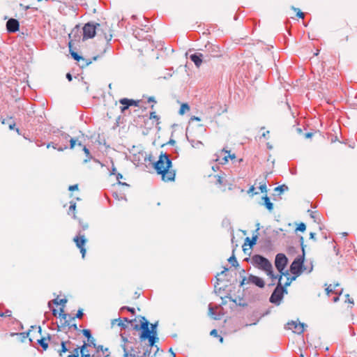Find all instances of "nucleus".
<instances>
[{
    "label": "nucleus",
    "instance_id": "obj_14",
    "mask_svg": "<svg viewBox=\"0 0 357 357\" xmlns=\"http://www.w3.org/2000/svg\"><path fill=\"white\" fill-rule=\"evenodd\" d=\"M190 59L199 68L203 62V54L199 52L192 54L190 56Z\"/></svg>",
    "mask_w": 357,
    "mask_h": 357
},
{
    "label": "nucleus",
    "instance_id": "obj_19",
    "mask_svg": "<svg viewBox=\"0 0 357 357\" xmlns=\"http://www.w3.org/2000/svg\"><path fill=\"white\" fill-rule=\"evenodd\" d=\"M71 342L70 341H62L61 342V350L59 351V356H62V354L63 353H66L68 351V349L67 348L66 344H70Z\"/></svg>",
    "mask_w": 357,
    "mask_h": 357
},
{
    "label": "nucleus",
    "instance_id": "obj_56",
    "mask_svg": "<svg viewBox=\"0 0 357 357\" xmlns=\"http://www.w3.org/2000/svg\"><path fill=\"white\" fill-rule=\"evenodd\" d=\"M226 153H227L229 155L224 157L223 160L225 161H227V158L229 157L231 159L235 158V154L230 155L229 151H225Z\"/></svg>",
    "mask_w": 357,
    "mask_h": 357
},
{
    "label": "nucleus",
    "instance_id": "obj_1",
    "mask_svg": "<svg viewBox=\"0 0 357 357\" xmlns=\"http://www.w3.org/2000/svg\"><path fill=\"white\" fill-rule=\"evenodd\" d=\"M144 161L153 163V168L158 174L161 175L162 180L165 182L174 181L176 176V171L172 169V162L169 155L166 153H161L158 160L153 162L152 155H145Z\"/></svg>",
    "mask_w": 357,
    "mask_h": 357
},
{
    "label": "nucleus",
    "instance_id": "obj_12",
    "mask_svg": "<svg viewBox=\"0 0 357 357\" xmlns=\"http://www.w3.org/2000/svg\"><path fill=\"white\" fill-rule=\"evenodd\" d=\"M73 241L78 248L84 247L86 242L85 236L84 234H81L80 231L78 232V234L74 237Z\"/></svg>",
    "mask_w": 357,
    "mask_h": 357
},
{
    "label": "nucleus",
    "instance_id": "obj_53",
    "mask_svg": "<svg viewBox=\"0 0 357 357\" xmlns=\"http://www.w3.org/2000/svg\"><path fill=\"white\" fill-rule=\"evenodd\" d=\"M295 10H298L296 16L299 18H303L304 17V13L301 12L298 8H293Z\"/></svg>",
    "mask_w": 357,
    "mask_h": 357
},
{
    "label": "nucleus",
    "instance_id": "obj_61",
    "mask_svg": "<svg viewBox=\"0 0 357 357\" xmlns=\"http://www.w3.org/2000/svg\"><path fill=\"white\" fill-rule=\"evenodd\" d=\"M150 354H151V349L147 348V349L144 351V355H143V356H142V357H149Z\"/></svg>",
    "mask_w": 357,
    "mask_h": 357
},
{
    "label": "nucleus",
    "instance_id": "obj_60",
    "mask_svg": "<svg viewBox=\"0 0 357 357\" xmlns=\"http://www.w3.org/2000/svg\"><path fill=\"white\" fill-rule=\"evenodd\" d=\"M228 271V268L225 267L224 268V270L220 273H218L217 275H216V279H217V284H218V282L220 280V278H218V276H219L220 275H222L224 274L226 271Z\"/></svg>",
    "mask_w": 357,
    "mask_h": 357
},
{
    "label": "nucleus",
    "instance_id": "obj_7",
    "mask_svg": "<svg viewBox=\"0 0 357 357\" xmlns=\"http://www.w3.org/2000/svg\"><path fill=\"white\" fill-rule=\"evenodd\" d=\"M288 259L283 253H278L275 256V266L279 272L284 271L287 265Z\"/></svg>",
    "mask_w": 357,
    "mask_h": 357
},
{
    "label": "nucleus",
    "instance_id": "obj_52",
    "mask_svg": "<svg viewBox=\"0 0 357 357\" xmlns=\"http://www.w3.org/2000/svg\"><path fill=\"white\" fill-rule=\"evenodd\" d=\"M70 206H69V211H74L75 210V208H76V203L74 202H70Z\"/></svg>",
    "mask_w": 357,
    "mask_h": 357
},
{
    "label": "nucleus",
    "instance_id": "obj_13",
    "mask_svg": "<svg viewBox=\"0 0 357 357\" xmlns=\"http://www.w3.org/2000/svg\"><path fill=\"white\" fill-rule=\"evenodd\" d=\"M249 282L255 284L257 287L259 288H264L265 286V282L264 280L258 276L250 275L248 277Z\"/></svg>",
    "mask_w": 357,
    "mask_h": 357
},
{
    "label": "nucleus",
    "instance_id": "obj_15",
    "mask_svg": "<svg viewBox=\"0 0 357 357\" xmlns=\"http://www.w3.org/2000/svg\"><path fill=\"white\" fill-rule=\"evenodd\" d=\"M259 229H260L259 228V223H257V229L255 231V234H254L252 235V238H250L249 237L245 238V243H248L250 248L254 246L256 244V243H257V238H258L257 233H258V231L259 230Z\"/></svg>",
    "mask_w": 357,
    "mask_h": 357
},
{
    "label": "nucleus",
    "instance_id": "obj_43",
    "mask_svg": "<svg viewBox=\"0 0 357 357\" xmlns=\"http://www.w3.org/2000/svg\"><path fill=\"white\" fill-rule=\"evenodd\" d=\"M116 175V179L119 181V184H121L123 185H126V186H128V185L126 183H121L120 181V179L123 178V175L120 173H117L115 174Z\"/></svg>",
    "mask_w": 357,
    "mask_h": 357
},
{
    "label": "nucleus",
    "instance_id": "obj_36",
    "mask_svg": "<svg viewBox=\"0 0 357 357\" xmlns=\"http://www.w3.org/2000/svg\"><path fill=\"white\" fill-rule=\"evenodd\" d=\"M296 278L297 277H296V275H294L291 278H290L289 276L287 277V281L284 284V286H282V287L286 288L287 287L289 286L291 284V283L292 282V281L296 280Z\"/></svg>",
    "mask_w": 357,
    "mask_h": 357
},
{
    "label": "nucleus",
    "instance_id": "obj_10",
    "mask_svg": "<svg viewBox=\"0 0 357 357\" xmlns=\"http://www.w3.org/2000/svg\"><path fill=\"white\" fill-rule=\"evenodd\" d=\"M20 29L19 21L14 18H10L6 22V30L8 33H15Z\"/></svg>",
    "mask_w": 357,
    "mask_h": 357
},
{
    "label": "nucleus",
    "instance_id": "obj_48",
    "mask_svg": "<svg viewBox=\"0 0 357 357\" xmlns=\"http://www.w3.org/2000/svg\"><path fill=\"white\" fill-rule=\"evenodd\" d=\"M79 347L75 348V349H74L73 354H70L69 356L71 357H79Z\"/></svg>",
    "mask_w": 357,
    "mask_h": 357
},
{
    "label": "nucleus",
    "instance_id": "obj_41",
    "mask_svg": "<svg viewBox=\"0 0 357 357\" xmlns=\"http://www.w3.org/2000/svg\"><path fill=\"white\" fill-rule=\"evenodd\" d=\"M306 229V225L305 223L303 222H301L300 224L298 225L296 229V231H301V232H304Z\"/></svg>",
    "mask_w": 357,
    "mask_h": 357
},
{
    "label": "nucleus",
    "instance_id": "obj_58",
    "mask_svg": "<svg viewBox=\"0 0 357 357\" xmlns=\"http://www.w3.org/2000/svg\"><path fill=\"white\" fill-rule=\"evenodd\" d=\"M300 243H301L302 253H303V250H305V245H304L303 237L302 236H300Z\"/></svg>",
    "mask_w": 357,
    "mask_h": 357
},
{
    "label": "nucleus",
    "instance_id": "obj_8",
    "mask_svg": "<svg viewBox=\"0 0 357 357\" xmlns=\"http://www.w3.org/2000/svg\"><path fill=\"white\" fill-rule=\"evenodd\" d=\"M305 324L303 323L291 321L287 323V329L292 330V331L297 334H302L304 332Z\"/></svg>",
    "mask_w": 357,
    "mask_h": 357
},
{
    "label": "nucleus",
    "instance_id": "obj_59",
    "mask_svg": "<svg viewBox=\"0 0 357 357\" xmlns=\"http://www.w3.org/2000/svg\"><path fill=\"white\" fill-rule=\"evenodd\" d=\"M10 314H11V311H10V310H6L5 312V313L0 312V317H9V316H10Z\"/></svg>",
    "mask_w": 357,
    "mask_h": 357
},
{
    "label": "nucleus",
    "instance_id": "obj_33",
    "mask_svg": "<svg viewBox=\"0 0 357 357\" xmlns=\"http://www.w3.org/2000/svg\"><path fill=\"white\" fill-rule=\"evenodd\" d=\"M84 316L83 310L79 309L77 312V314L74 317H70V320H75L76 318L77 319H82Z\"/></svg>",
    "mask_w": 357,
    "mask_h": 357
},
{
    "label": "nucleus",
    "instance_id": "obj_47",
    "mask_svg": "<svg viewBox=\"0 0 357 357\" xmlns=\"http://www.w3.org/2000/svg\"><path fill=\"white\" fill-rule=\"evenodd\" d=\"M158 321H155V323L151 324L149 325V330H155L158 331Z\"/></svg>",
    "mask_w": 357,
    "mask_h": 357
},
{
    "label": "nucleus",
    "instance_id": "obj_64",
    "mask_svg": "<svg viewBox=\"0 0 357 357\" xmlns=\"http://www.w3.org/2000/svg\"><path fill=\"white\" fill-rule=\"evenodd\" d=\"M210 335H211V336H214V337H217V336H218L217 330H216V329H213V330L210 332Z\"/></svg>",
    "mask_w": 357,
    "mask_h": 357
},
{
    "label": "nucleus",
    "instance_id": "obj_6",
    "mask_svg": "<svg viewBox=\"0 0 357 357\" xmlns=\"http://www.w3.org/2000/svg\"><path fill=\"white\" fill-rule=\"evenodd\" d=\"M100 26V24L95 22H87L83 26V40L93 38L96 33V31H99L98 27Z\"/></svg>",
    "mask_w": 357,
    "mask_h": 357
},
{
    "label": "nucleus",
    "instance_id": "obj_35",
    "mask_svg": "<svg viewBox=\"0 0 357 357\" xmlns=\"http://www.w3.org/2000/svg\"><path fill=\"white\" fill-rule=\"evenodd\" d=\"M84 337H86L88 339L92 338V334L89 329H83L81 331Z\"/></svg>",
    "mask_w": 357,
    "mask_h": 357
},
{
    "label": "nucleus",
    "instance_id": "obj_27",
    "mask_svg": "<svg viewBox=\"0 0 357 357\" xmlns=\"http://www.w3.org/2000/svg\"><path fill=\"white\" fill-rule=\"evenodd\" d=\"M190 110V106L188 105V103H183L181 105V107H180V109H179V114L181 115H183L185 114V111H188Z\"/></svg>",
    "mask_w": 357,
    "mask_h": 357
},
{
    "label": "nucleus",
    "instance_id": "obj_16",
    "mask_svg": "<svg viewBox=\"0 0 357 357\" xmlns=\"http://www.w3.org/2000/svg\"><path fill=\"white\" fill-rule=\"evenodd\" d=\"M262 205H264L268 211H272L273 209V204L271 202L270 198L265 195L262 197Z\"/></svg>",
    "mask_w": 357,
    "mask_h": 357
},
{
    "label": "nucleus",
    "instance_id": "obj_49",
    "mask_svg": "<svg viewBox=\"0 0 357 357\" xmlns=\"http://www.w3.org/2000/svg\"><path fill=\"white\" fill-rule=\"evenodd\" d=\"M149 118L151 119H155L156 121H159L160 120V117L159 116H158L155 112H152L150 113V116Z\"/></svg>",
    "mask_w": 357,
    "mask_h": 357
},
{
    "label": "nucleus",
    "instance_id": "obj_18",
    "mask_svg": "<svg viewBox=\"0 0 357 357\" xmlns=\"http://www.w3.org/2000/svg\"><path fill=\"white\" fill-rule=\"evenodd\" d=\"M53 303L54 305H63L64 304H66L67 303V299L66 298H61L60 300H59L57 298H54V300H52V301H49L48 302V307L50 308L51 307V303Z\"/></svg>",
    "mask_w": 357,
    "mask_h": 357
},
{
    "label": "nucleus",
    "instance_id": "obj_17",
    "mask_svg": "<svg viewBox=\"0 0 357 357\" xmlns=\"http://www.w3.org/2000/svg\"><path fill=\"white\" fill-rule=\"evenodd\" d=\"M146 340L149 342V347H155L157 348V351L159 350V348L155 345V344L159 341V337L158 336H153L150 337L149 338H146Z\"/></svg>",
    "mask_w": 357,
    "mask_h": 357
},
{
    "label": "nucleus",
    "instance_id": "obj_4",
    "mask_svg": "<svg viewBox=\"0 0 357 357\" xmlns=\"http://www.w3.org/2000/svg\"><path fill=\"white\" fill-rule=\"evenodd\" d=\"M305 255V251L303 250V253L298 256L290 266V271L293 275H296V277L299 276L303 271L307 268L304 266Z\"/></svg>",
    "mask_w": 357,
    "mask_h": 357
},
{
    "label": "nucleus",
    "instance_id": "obj_63",
    "mask_svg": "<svg viewBox=\"0 0 357 357\" xmlns=\"http://www.w3.org/2000/svg\"><path fill=\"white\" fill-rule=\"evenodd\" d=\"M77 189H78V185L77 184L70 185L69 188H68V190H70V191H74V190H77Z\"/></svg>",
    "mask_w": 357,
    "mask_h": 357
},
{
    "label": "nucleus",
    "instance_id": "obj_29",
    "mask_svg": "<svg viewBox=\"0 0 357 357\" xmlns=\"http://www.w3.org/2000/svg\"><path fill=\"white\" fill-rule=\"evenodd\" d=\"M87 348V344L86 342H84V344L79 347V351L81 354V357H84L85 353H89Z\"/></svg>",
    "mask_w": 357,
    "mask_h": 357
},
{
    "label": "nucleus",
    "instance_id": "obj_62",
    "mask_svg": "<svg viewBox=\"0 0 357 357\" xmlns=\"http://www.w3.org/2000/svg\"><path fill=\"white\" fill-rule=\"evenodd\" d=\"M342 291H343V289H337L335 288V291H334V294L336 295V296H339V297L340 296V295H342Z\"/></svg>",
    "mask_w": 357,
    "mask_h": 357
},
{
    "label": "nucleus",
    "instance_id": "obj_23",
    "mask_svg": "<svg viewBox=\"0 0 357 357\" xmlns=\"http://www.w3.org/2000/svg\"><path fill=\"white\" fill-rule=\"evenodd\" d=\"M72 320H66L64 321V323L62 324V326H69L70 328H73V330L75 331H78V327H77V325L74 323V324H70V321Z\"/></svg>",
    "mask_w": 357,
    "mask_h": 357
},
{
    "label": "nucleus",
    "instance_id": "obj_24",
    "mask_svg": "<svg viewBox=\"0 0 357 357\" xmlns=\"http://www.w3.org/2000/svg\"><path fill=\"white\" fill-rule=\"evenodd\" d=\"M38 344L43 348V350H46L48 348V343L45 338L43 337L38 340Z\"/></svg>",
    "mask_w": 357,
    "mask_h": 357
},
{
    "label": "nucleus",
    "instance_id": "obj_40",
    "mask_svg": "<svg viewBox=\"0 0 357 357\" xmlns=\"http://www.w3.org/2000/svg\"><path fill=\"white\" fill-rule=\"evenodd\" d=\"M59 317L61 319H64V321H65L66 320H68L67 317H68L70 319V316L68 315V314L64 313L63 308L61 307L60 308V312H59Z\"/></svg>",
    "mask_w": 357,
    "mask_h": 357
},
{
    "label": "nucleus",
    "instance_id": "obj_26",
    "mask_svg": "<svg viewBox=\"0 0 357 357\" xmlns=\"http://www.w3.org/2000/svg\"><path fill=\"white\" fill-rule=\"evenodd\" d=\"M121 348L124 353L123 354L124 357H136L135 354L128 352L126 345L121 344Z\"/></svg>",
    "mask_w": 357,
    "mask_h": 357
},
{
    "label": "nucleus",
    "instance_id": "obj_21",
    "mask_svg": "<svg viewBox=\"0 0 357 357\" xmlns=\"http://www.w3.org/2000/svg\"><path fill=\"white\" fill-rule=\"evenodd\" d=\"M339 286V284L337 283L335 284V285H332V284H330L328 285L326 289H325V291H326V293L328 296H330L331 294H334V291L335 289V288Z\"/></svg>",
    "mask_w": 357,
    "mask_h": 357
},
{
    "label": "nucleus",
    "instance_id": "obj_20",
    "mask_svg": "<svg viewBox=\"0 0 357 357\" xmlns=\"http://www.w3.org/2000/svg\"><path fill=\"white\" fill-rule=\"evenodd\" d=\"M53 148L54 149H56L58 150L59 151H64L65 149H67V146H58V144L54 143V142H50L47 144V148Z\"/></svg>",
    "mask_w": 357,
    "mask_h": 357
},
{
    "label": "nucleus",
    "instance_id": "obj_46",
    "mask_svg": "<svg viewBox=\"0 0 357 357\" xmlns=\"http://www.w3.org/2000/svg\"><path fill=\"white\" fill-rule=\"evenodd\" d=\"M96 349V351L98 352L100 351L105 352L108 351V348H105L102 345H97L95 348Z\"/></svg>",
    "mask_w": 357,
    "mask_h": 357
},
{
    "label": "nucleus",
    "instance_id": "obj_37",
    "mask_svg": "<svg viewBox=\"0 0 357 357\" xmlns=\"http://www.w3.org/2000/svg\"><path fill=\"white\" fill-rule=\"evenodd\" d=\"M227 298H229L231 302L234 303L237 305L242 306V307H245L248 305V304L246 303L237 302L236 299L233 298L231 296H227Z\"/></svg>",
    "mask_w": 357,
    "mask_h": 357
},
{
    "label": "nucleus",
    "instance_id": "obj_9",
    "mask_svg": "<svg viewBox=\"0 0 357 357\" xmlns=\"http://www.w3.org/2000/svg\"><path fill=\"white\" fill-rule=\"evenodd\" d=\"M68 46H69V50H70V54L71 55V56L77 61L79 62V61H84V63H81L80 64V66L82 68H84V67H86L88 66L90 63H91V61L90 60H88L85 58H84L83 56H80L78 54V53H77L76 52L72 50L71 49V42L69 43L68 44Z\"/></svg>",
    "mask_w": 357,
    "mask_h": 357
},
{
    "label": "nucleus",
    "instance_id": "obj_28",
    "mask_svg": "<svg viewBox=\"0 0 357 357\" xmlns=\"http://www.w3.org/2000/svg\"><path fill=\"white\" fill-rule=\"evenodd\" d=\"M83 151L87 157V158L84 160V162L86 163L92 158V156L91 155L89 149L86 146H83Z\"/></svg>",
    "mask_w": 357,
    "mask_h": 357
},
{
    "label": "nucleus",
    "instance_id": "obj_22",
    "mask_svg": "<svg viewBox=\"0 0 357 357\" xmlns=\"http://www.w3.org/2000/svg\"><path fill=\"white\" fill-rule=\"evenodd\" d=\"M234 250H233V254L228 259V261L233 266H235V267H237L238 266V262L234 255Z\"/></svg>",
    "mask_w": 357,
    "mask_h": 357
},
{
    "label": "nucleus",
    "instance_id": "obj_3",
    "mask_svg": "<svg viewBox=\"0 0 357 357\" xmlns=\"http://www.w3.org/2000/svg\"><path fill=\"white\" fill-rule=\"evenodd\" d=\"M252 264L259 269L266 273V274L273 280L276 279L278 276L273 273V266L270 261L260 255H255L251 258Z\"/></svg>",
    "mask_w": 357,
    "mask_h": 357
},
{
    "label": "nucleus",
    "instance_id": "obj_30",
    "mask_svg": "<svg viewBox=\"0 0 357 357\" xmlns=\"http://www.w3.org/2000/svg\"><path fill=\"white\" fill-rule=\"evenodd\" d=\"M116 321H119L118 326H120L122 329H126L128 327V325L125 324L120 318L112 320V324H114Z\"/></svg>",
    "mask_w": 357,
    "mask_h": 357
},
{
    "label": "nucleus",
    "instance_id": "obj_54",
    "mask_svg": "<svg viewBox=\"0 0 357 357\" xmlns=\"http://www.w3.org/2000/svg\"><path fill=\"white\" fill-rule=\"evenodd\" d=\"M76 144V139L74 138H71L70 139V149H73Z\"/></svg>",
    "mask_w": 357,
    "mask_h": 357
},
{
    "label": "nucleus",
    "instance_id": "obj_51",
    "mask_svg": "<svg viewBox=\"0 0 357 357\" xmlns=\"http://www.w3.org/2000/svg\"><path fill=\"white\" fill-rule=\"evenodd\" d=\"M345 297H346L345 303H349L350 304L354 305V300L350 298L349 294H347L345 295Z\"/></svg>",
    "mask_w": 357,
    "mask_h": 357
},
{
    "label": "nucleus",
    "instance_id": "obj_31",
    "mask_svg": "<svg viewBox=\"0 0 357 357\" xmlns=\"http://www.w3.org/2000/svg\"><path fill=\"white\" fill-rule=\"evenodd\" d=\"M208 312H209V314L213 318V319H215V320H220V317L215 316V313L214 309L211 306V304H209V305H208Z\"/></svg>",
    "mask_w": 357,
    "mask_h": 357
},
{
    "label": "nucleus",
    "instance_id": "obj_11",
    "mask_svg": "<svg viewBox=\"0 0 357 357\" xmlns=\"http://www.w3.org/2000/svg\"><path fill=\"white\" fill-rule=\"evenodd\" d=\"M206 48L211 56L217 57L220 56V47L218 45H215L208 43L207 45H206Z\"/></svg>",
    "mask_w": 357,
    "mask_h": 357
},
{
    "label": "nucleus",
    "instance_id": "obj_32",
    "mask_svg": "<svg viewBox=\"0 0 357 357\" xmlns=\"http://www.w3.org/2000/svg\"><path fill=\"white\" fill-rule=\"evenodd\" d=\"M274 190L275 192H279L280 193H282L284 191L288 190V187L286 185L283 184V185L275 187Z\"/></svg>",
    "mask_w": 357,
    "mask_h": 357
},
{
    "label": "nucleus",
    "instance_id": "obj_34",
    "mask_svg": "<svg viewBox=\"0 0 357 357\" xmlns=\"http://www.w3.org/2000/svg\"><path fill=\"white\" fill-rule=\"evenodd\" d=\"M279 273H280V275H277L278 278H276V279H278V282H281V280H282V278L283 275L286 276V277L289 276L288 271H285V269L284 271H281V272H279Z\"/></svg>",
    "mask_w": 357,
    "mask_h": 357
},
{
    "label": "nucleus",
    "instance_id": "obj_44",
    "mask_svg": "<svg viewBox=\"0 0 357 357\" xmlns=\"http://www.w3.org/2000/svg\"><path fill=\"white\" fill-rule=\"evenodd\" d=\"M126 101L130 103V106H135V107L139 106V100H134L132 99H129V100H126Z\"/></svg>",
    "mask_w": 357,
    "mask_h": 357
},
{
    "label": "nucleus",
    "instance_id": "obj_50",
    "mask_svg": "<svg viewBox=\"0 0 357 357\" xmlns=\"http://www.w3.org/2000/svg\"><path fill=\"white\" fill-rule=\"evenodd\" d=\"M259 188L261 192H266L267 191V187H266V183L261 184Z\"/></svg>",
    "mask_w": 357,
    "mask_h": 357
},
{
    "label": "nucleus",
    "instance_id": "obj_25",
    "mask_svg": "<svg viewBox=\"0 0 357 357\" xmlns=\"http://www.w3.org/2000/svg\"><path fill=\"white\" fill-rule=\"evenodd\" d=\"M124 100H129L128 98H122L119 100V102L123 105L121 107V111L123 112L126 109H128V107L130 106V103L128 102L124 101Z\"/></svg>",
    "mask_w": 357,
    "mask_h": 357
},
{
    "label": "nucleus",
    "instance_id": "obj_39",
    "mask_svg": "<svg viewBox=\"0 0 357 357\" xmlns=\"http://www.w3.org/2000/svg\"><path fill=\"white\" fill-rule=\"evenodd\" d=\"M87 341V347H93V348L96 347L97 344H96V340L93 337H92V338L88 339Z\"/></svg>",
    "mask_w": 357,
    "mask_h": 357
},
{
    "label": "nucleus",
    "instance_id": "obj_5",
    "mask_svg": "<svg viewBox=\"0 0 357 357\" xmlns=\"http://www.w3.org/2000/svg\"><path fill=\"white\" fill-rule=\"evenodd\" d=\"M284 294H287V289L282 287L281 282H278L269 298V301L273 304L279 305Z\"/></svg>",
    "mask_w": 357,
    "mask_h": 357
},
{
    "label": "nucleus",
    "instance_id": "obj_45",
    "mask_svg": "<svg viewBox=\"0 0 357 357\" xmlns=\"http://www.w3.org/2000/svg\"><path fill=\"white\" fill-rule=\"evenodd\" d=\"M79 225L82 227V230H86L88 229L89 225L88 223L84 222L82 220H79Z\"/></svg>",
    "mask_w": 357,
    "mask_h": 357
},
{
    "label": "nucleus",
    "instance_id": "obj_55",
    "mask_svg": "<svg viewBox=\"0 0 357 357\" xmlns=\"http://www.w3.org/2000/svg\"><path fill=\"white\" fill-rule=\"evenodd\" d=\"M121 341L123 342L122 344L126 345V344L128 342V337L124 336L123 334H120Z\"/></svg>",
    "mask_w": 357,
    "mask_h": 357
},
{
    "label": "nucleus",
    "instance_id": "obj_42",
    "mask_svg": "<svg viewBox=\"0 0 357 357\" xmlns=\"http://www.w3.org/2000/svg\"><path fill=\"white\" fill-rule=\"evenodd\" d=\"M128 310V312H130V313H132V314H135V308L133 307H128V306H123L121 308V310Z\"/></svg>",
    "mask_w": 357,
    "mask_h": 357
},
{
    "label": "nucleus",
    "instance_id": "obj_38",
    "mask_svg": "<svg viewBox=\"0 0 357 357\" xmlns=\"http://www.w3.org/2000/svg\"><path fill=\"white\" fill-rule=\"evenodd\" d=\"M189 142L191 144L192 146L194 148H199L200 145L202 144L200 141H195L194 139H189L188 138Z\"/></svg>",
    "mask_w": 357,
    "mask_h": 357
},
{
    "label": "nucleus",
    "instance_id": "obj_2",
    "mask_svg": "<svg viewBox=\"0 0 357 357\" xmlns=\"http://www.w3.org/2000/svg\"><path fill=\"white\" fill-rule=\"evenodd\" d=\"M139 324L132 325L134 330L139 331V339L140 342L146 340V338L158 336V331L149 330L150 322L144 316H140Z\"/></svg>",
    "mask_w": 357,
    "mask_h": 357
},
{
    "label": "nucleus",
    "instance_id": "obj_57",
    "mask_svg": "<svg viewBox=\"0 0 357 357\" xmlns=\"http://www.w3.org/2000/svg\"><path fill=\"white\" fill-rule=\"evenodd\" d=\"M60 135L63 139L66 140H68V139L70 137V135L64 132H61Z\"/></svg>",
    "mask_w": 357,
    "mask_h": 357
}]
</instances>
